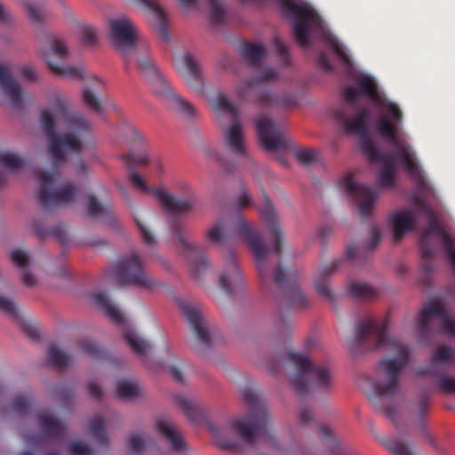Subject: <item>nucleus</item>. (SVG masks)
<instances>
[{"instance_id": "nucleus-53", "label": "nucleus", "mask_w": 455, "mask_h": 455, "mask_svg": "<svg viewBox=\"0 0 455 455\" xmlns=\"http://www.w3.org/2000/svg\"><path fill=\"white\" fill-rule=\"evenodd\" d=\"M327 41L332 50L335 52V53L339 56V58L344 62V63H349L350 59L349 56L347 54L343 45L340 44V42L334 36H327Z\"/></svg>"}, {"instance_id": "nucleus-6", "label": "nucleus", "mask_w": 455, "mask_h": 455, "mask_svg": "<svg viewBox=\"0 0 455 455\" xmlns=\"http://www.w3.org/2000/svg\"><path fill=\"white\" fill-rule=\"evenodd\" d=\"M241 395L249 406V415L246 418L233 420L231 423L233 430L248 444H253L258 438H263L273 444L269 415L264 402L250 387L243 388Z\"/></svg>"}, {"instance_id": "nucleus-47", "label": "nucleus", "mask_w": 455, "mask_h": 455, "mask_svg": "<svg viewBox=\"0 0 455 455\" xmlns=\"http://www.w3.org/2000/svg\"><path fill=\"white\" fill-rule=\"evenodd\" d=\"M138 68L148 80L161 73L155 62L148 57L140 58L138 60Z\"/></svg>"}, {"instance_id": "nucleus-45", "label": "nucleus", "mask_w": 455, "mask_h": 455, "mask_svg": "<svg viewBox=\"0 0 455 455\" xmlns=\"http://www.w3.org/2000/svg\"><path fill=\"white\" fill-rule=\"evenodd\" d=\"M24 158L19 156L18 154H14L12 152L0 153V165L8 170L18 171L21 169L24 166Z\"/></svg>"}, {"instance_id": "nucleus-15", "label": "nucleus", "mask_w": 455, "mask_h": 455, "mask_svg": "<svg viewBox=\"0 0 455 455\" xmlns=\"http://www.w3.org/2000/svg\"><path fill=\"white\" fill-rule=\"evenodd\" d=\"M169 227L172 235L177 238L184 257L188 259L192 275L199 279L200 276L211 267L210 261L202 250L188 243L186 239L187 231L182 220L172 216L169 220Z\"/></svg>"}, {"instance_id": "nucleus-30", "label": "nucleus", "mask_w": 455, "mask_h": 455, "mask_svg": "<svg viewBox=\"0 0 455 455\" xmlns=\"http://www.w3.org/2000/svg\"><path fill=\"white\" fill-rule=\"evenodd\" d=\"M438 364L453 365L455 364V351L449 346H439L433 355L431 364L424 370H419V374H435Z\"/></svg>"}, {"instance_id": "nucleus-13", "label": "nucleus", "mask_w": 455, "mask_h": 455, "mask_svg": "<svg viewBox=\"0 0 455 455\" xmlns=\"http://www.w3.org/2000/svg\"><path fill=\"white\" fill-rule=\"evenodd\" d=\"M115 280L119 285H132L144 290H152L158 283L149 275L140 257L132 253L121 258L112 267Z\"/></svg>"}, {"instance_id": "nucleus-2", "label": "nucleus", "mask_w": 455, "mask_h": 455, "mask_svg": "<svg viewBox=\"0 0 455 455\" xmlns=\"http://www.w3.org/2000/svg\"><path fill=\"white\" fill-rule=\"evenodd\" d=\"M43 130L49 138L48 151L53 161V169L38 175V200L45 211L72 203L77 188L72 182H65L60 188L56 184L60 179V164L66 162V154H80L83 141L91 134V124L78 112H71L65 98L56 97L50 109L41 114Z\"/></svg>"}, {"instance_id": "nucleus-29", "label": "nucleus", "mask_w": 455, "mask_h": 455, "mask_svg": "<svg viewBox=\"0 0 455 455\" xmlns=\"http://www.w3.org/2000/svg\"><path fill=\"white\" fill-rule=\"evenodd\" d=\"M395 242L400 241L403 235L412 230L415 226V220L412 214L409 212H396L390 218Z\"/></svg>"}, {"instance_id": "nucleus-32", "label": "nucleus", "mask_w": 455, "mask_h": 455, "mask_svg": "<svg viewBox=\"0 0 455 455\" xmlns=\"http://www.w3.org/2000/svg\"><path fill=\"white\" fill-rule=\"evenodd\" d=\"M174 401L190 421L199 422L204 419L202 408L194 400L183 395H177Z\"/></svg>"}, {"instance_id": "nucleus-23", "label": "nucleus", "mask_w": 455, "mask_h": 455, "mask_svg": "<svg viewBox=\"0 0 455 455\" xmlns=\"http://www.w3.org/2000/svg\"><path fill=\"white\" fill-rule=\"evenodd\" d=\"M181 308L191 330L197 337L198 345L196 349L201 353L200 346L210 347L211 345V338L204 315L197 307L188 303H182Z\"/></svg>"}, {"instance_id": "nucleus-11", "label": "nucleus", "mask_w": 455, "mask_h": 455, "mask_svg": "<svg viewBox=\"0 0 455 455\" xmlns=\"http://www.w3.org/2000/svg\"><path fill=\"white\" fill-rule=\"evenodd\" d=\"M212 108L221 114L230 117V124L223 132L224 143L227 148L236 156H247L243 126L239 120L238 109L222 92H218L211 98Z\"/></svg>"}, {"instance_id": "nucleus-3", "label": "nucleus", "mask_w": 455, "mask_h": 455, "mask_svg": "<svg viewBox=\"0 0 455 455\" xmlns=\"http://www.w3.org/2000/svg\"><path fill=\"white\" fill-rule=\"evenodd\" d=\"M359 95L366 96L378 108L382 109L376 124L379 136L394 144L399 150V156L412 175H417L416 165L412 163L410 147L400 140L403 125V112L395 102L384 100L379 93L375 81L367 76H360L354 86L347 85L343 89L345 104L334 113V118L344 133L348 135H365L368 133L367 121L369 111L357 105Z\"/></svg>"}, {"instance_id": "nucleus-37", "label": "nucleus", "mask_w": 455, "mask_h": 455, "mask_svg": "<svg viewBox=\"0 0 455 455\" xmlns=\"http://www.w3.org/2000/svg\"><path fill=\"white\" fill-rule=\"evenodd\" d=\"M46 360L49 365L58 369H63L70 364L72 358L67 352L52 345L48 349Z\"/></svg>"}, {"instance_id": "nucleus-10", "label": "nucleus", "mask_w": 455, "mask_h": 455, "mask_svg": "<svg viewBox=\"0 0 455 455\" xmlns=\"http://www.w3.org/2000/svg\"><path fill=\"white\" fill-rule=\"evenodd\" d=\"M41 56L56 76L82 80L95 85L102 84L100 77L87 73L83 66H63L55 62V60H64L68 56L67 44L60 37L55 36H49L47 45L41 51Z\"/></svg>"}, {"instance_id": "nucleus-55", "label": "nucleus", "mask_w": 455, "mask_h": 455, "mask_svg": "<svg viewBox=\"0 0 455 455\" xmlns=\"http://www.w3.org/2000/svg\"><path fill=\"white\" fill-rule=\"evenodd\" d=\"M429 410L428 398L422 396L413 407V414L418 418L419 421H422Z\"/></svg>"}, {"instance_id": "nucleus-31", "label": "nucleus", "mask_w": 455, "mask_h": 455, "mask_svg": "<svg viewBox=\"0 0 455 455\" xmlns=\"http://www.w3.org/2000/svg\"><path fill=\"white\" fill-rule=\"evenodd\" d=\"M240 52L245 61L251 67L259 66L267 54L266 49L262 44L250 42L242 44Z\"/></svg>"}, {"instance_id": "nucleus-36", "label": "nucleus", "mask_w": 455, "mask_h": 455, "mask_svg": "<svg viewBox=\"0 0 455 455\" xmlns=\"http://www.w3.org/2000/svg\"><path fill=\"white\" fill-rule=\"evenodd\" d=\"M258 101L259 105L264 108L277 106L287 107L294 104V100L292 98L278 97L266 90H260L258 92Z\"/></svg>"}, {"instance_id": "nucleus-59", "label": "nucleus", "mask_w": 455, "mask_h": 455, "mask_svg": "<svg viewBox=\"0 0 455 455\" xmlns=\"http://www.w3.org/2000/svg\"><path fill=\"white\" fill-rule=\"evenodd\" d=\"M136 224L140 231L143 242L148 246H154L156 242L148 227L139 219H136Z\"/></svg>"}, {"instance_id": "nucleus-18", "label": "nucleus", "mask_w": 455, "mask_h": 455, "mask_svg": "<svg viewBox=\"0 0 455 455\" xmlns=\"http://www.w3.org/2000/svg\"><path fill=\"white\" fill-rule=\"evenodd\" d=\"M153 92L161 97L167 107L183 117H192L196 114L195 108L175 92L168 81L160 73L150 80Z\"/></svg>"}, {"instance_id": "nucleus-64", "label": "nucleus", "mask_w": 455, "mask_h": 455, "mask_svg": "<svg viewBox=\"0 0 455 455\" xmlns=\"http://www.w3.org/2000/svg\"><path fill=\"white\" fill-rule=\"evenodd\" d=\"M298 419L301 425L306 426L313 421L314 415L309 408L303 405L299 410Z\"/></svg>"}, {"instance_id": "nucleus-22", "label": "nucleus", "mask_w": 455, "mask_h": 455, "mask_svg": "<svg viewBox=\"0 0 455 455\" xmlns=\"http://www.w3.org/2000/svg\"><path fill=\"white\" fill-rule=\"evenodd\" d=\"M259 140L265 149L275 151L287 147L283 128L266 116L256 119Z\"/></svg>"}, {"instance_id": "nucleus-61", "label": "nucleus", "mask_w": 455, "mask_h": 455, "mask_svg": "<svg viewBox=\"0 0 455 455\" xmlns=\"http://www.w3.org/2000/svg\"><path fill=\"white\" fill-rule=\"evenodd\" d=\"M129 443L133 451L140 452L143 451L146 440L140 434H132L129 438Z\"/></svg>"}, {"instance_id": "nucleus-39", "label": "nucleus", "mask_w": 455, "mask_h": 455, "mask_svg": "<svg viewBox=\"0 0 455 455\" xmlns=\"http://www.w3.org/2000/svg\"><path fill=\"white\" fill-rule=\"evenodd\" d=\"M277 77H278V73L275 69L267 68L262 72L259 81L253 79V80L248 81L245 84H243L242 87H240L237 92L238 96L241 99L245 100L248 97V91L253 90L259 83L274 81V80L277 79Z\"/></svg>"}, {"instance_id": "nucleus-7", "label": "nucleus", "mask_w": 455, "mask_h": 455, "mask_svg": "<svg viewBox=\"0 0 455 455\" xmlns=\"http://www.w3.org/2000/svg\"><path fill=\"white\" fill-rule=\"evenodd\" d=\"M417 205L419 210L426 215L428 220V227L421 232L419 238V246L421 249V268L423 272L427 275L433 271L431 261L435 257V251L432 246L431 234H435L441 237V242L446 252L447 259L455 273L454 238L442 229L434 211L426 203L421 200H418Z\"/></svg>"}, {"instance_id": "nucleus-25", "label": "nucleus", "mask_w": 455, "mask_h": 455, "mask_svg": "<svg viewBox=\"0 0 455 455\" xmlns=\"http://www.w3.org/2000/svg\"><path fill=\"white\" fill-rule=\"evenodd\" d=\"M180 76L185 82L196 90H203L202 68L197 59L189 52L180 57Z\"/></svg>"}, {"instance_id": "nucleus-52", "label": "nucleus", "mask_w": 455, "mask_h": 455, "mask_svg": "<svg viewBox=\"0 0 455 455\" xmlns=\"http://www.w3.org/2000/svg\"><path fill=\"white\" fill-rule=\"evenodd\" d=\"M296 158L304 165H310L316 160V153L310 148H299L295 152Z\"/></svg>"}, {"instance_id": "nucleus-33", "label": "nucleus", "mask_w": 455, "mask_h": 455, "mask_svg": "<svg viewBox=\"0 0 455 455\" xmlns=\"http://www.w3.org/2000/svg\"><path fill=\"white\" fill-rule=\"evenodd\" d=\"M85 208L87 216L92 220L107 219L113 214L112 206L108 204L100 203L93 195L87 196Z\"/></svg>"}, {"instance_id": "nucleus-28", "label": "nucleus", "mask_w": 455, "mask_h": 455, "mask_svg": "<svg viewBox=\"0 0 455 455\" xmlns=\"http://www.w3.org/2000/svg\"><path fill=\"white\" fill-rule=\"evenodd\" d=\"M340 260H334L330 265L321 267L315 275L314 286L316 291L323 298L331 300L332 292L329 287V276L339 267Z\"/></svg>"}, {"instance_id": "nucleus-8", "label": "nucleus", "mask_w": 455, "mask_h": 455, "mask_svg": "<svg viewBox=\"0 0 455 455\" xmlns=\"http://www.w3.org/2000/svg\"><path fill=\"white\" fill-rule=\"evenodd\" d=\"M359 137H360V141H359L360 148H361L362 152L363 153V155L369 159V161L371 163H381L382 164L380 171L379 172V176H378V180H379L380 188H392L395 185V174L396 172V167H395V160H398L403 164V166L406 170L407 173L413 180H415L419 182L423 180V176H422L420 168L418 164V162L416 159V155L413 152V150L409 143L404 141L410 147V150L412 154V163L416 165V168L418 171L417 175H412L410 172V171L407 169V167L405 166V164H403V162L402 161V159L399 156L398 148L394 144H392L390 141H389V143L395 148V149H396L395 152L383 154L379 149V148L374 144V142L370 139V137L368 136V133L365 135H360Z\"/></svg>"}, {"instance_id": "nucleus-48", "label": "nucleus", "mask_w": 455, "mask_h": 455, "mask_svg": "<svg viewBox=\"0 0 455 455\" xmlns=\"http://www.w3.org/2000/svg\"><path fill=\"white\" fill-rule=\"evenodd\" d=\"M209 428H210V431L212 432V434L213 435L217 444L220 448L226 449V450H234L236 448V446H237L236 442L234 440H229V439L225 438L223 436V432L221 429H220L217 427L212 426V425L209 426Z\"/></svg>"}, {"instance_id": "nucleus-35", "label": "nucleus", "mask_w": 455, "mask_h": 455, "mask_svg": "<svg viewBox=\"0 0 455 455\" xmlns=\"http://www.w3.org/2000/svg\"><path fill=\"white\" fill-rule=\"evenodd\" d=\"M348 294L359 299H371L379 295V291L372 285L360 281H351L347 285Z\"/></svg>"}, {"instance_id": "nucleus-42", "label": "nucleus", "mask_w": 455, "mask_h": 455, "mask_svg": "<svg viewBox=\"0 0 455 455\" xmlns=\"http://www.w3.org/2000/svg\"><path fill=\"white\" fill-rule=\"evenodd\" d=\"M33 402L31 392H24L16 395L12 402V410L19 415L28 412Z\"/></svg>"}, {"instance_id": "nucleus-14", "label": "nucleus", "mask_w": 455, "mask_h": 455, "mask_svg": "<svg viewBox=\"0 0 455 455\" xmlns=\"http://www.w3.org/2000/svg\"><path fill=\"white\" fill-rule=\"evenodd\" d=\"M429 331H444L455 337V319L450 316L445 305L440 300H434L426 305L419 317L418 333L427 336Z\"/></svg>"}, {"instance_id": "nucleus-50", "label": "nucleus", "mask_w": 455, "mask_h": 455, "mask_svg": "<svg viewBox=\"0 0 455 455\" xmlns=\"http://www.w3.org/2000/svg\"><path fill=\"white\" fill-rule=\"evenodd\" d=\"M81 40L87 46H93L98 43V31L91 25H83L80 32Z\"/></svg>"}, {"instance_id": "nucleus-34", "label": "nucleus", "mask_w": 455, "mask_h": 455, "mask_svg": "<svg viewBox=\"0 0 455 455\" xmlns=\"http://www.w3.org/2000/svg\"><path fill=\"white\" fill-rule=\"evenodd\" d=\"M210 6V19L211 22L219 25L223 22L225 19V9L220 0H207ZM178 2L185 9L198 8L197 0H178Z\"/></svg>"}, {"instance_id": "nucleus-41", "label": "nucleus", "mask_w": 455, "mask_h": 455, "mask_svg": "<svg viewBox=\"0 0 455 455\" xmlns=\"http://www.w3.org/2000/svg\"><path fill=\"white\" fill-rule=\"evenodd\" d=\"M82 100L84 104L94 113L99 115L105 113L101 100L90 87L85 86L83 89Z\"/></svg>"}, {"instance_id": "nucleus-27", "label": "nucleus", "mask_w": 455, "mask_h": 455, "mask_svg": "<svg viewBox=\"0 0 455 455\" xmlns=\"http://www.w3.org/2000/svg\"><path fill=\"white\" fill-rule=\"evenodd\" d=\"M157 429L167 440L172 451L181 452L186 450V443L183 441L182 435L179 427L173 422L167 419H161L157 422Z\"/></svg>"}, {"instance_id": "nucleus-51", "label": "nucleus", "mask_w": 455, "mask_h": 455, "mask_svg": "<svg viewBox=\"0 0 455 455\" xmlns=\"http://www.w3.org/2000/svg\"><path fill=\"white\" fill-rule=\"evenodd\" d=\"M124 159L131 165H147L149 162L148 154L145 151L139 153H129L124 156Z\"/></svg>"}, {"instance_id": "nucleus-56", "label": "nucleus", "mask_w": 455, "mask_h": 455, "mask_svg": "<svg viewBox=\"0 0 455 455\" xmlns=\"http://www.w3.org/2000/svg\"><path fill=\"white\" fill-rule=\"evenodd\" d=\"M253 205L252 198L246 188L242 187L241 192L235 202V207L237 210H242L246 207Z\"/></svg>"}, {"instance_id": "nucleus-60", "label": "nucleus", "mask_w": 455, "mask_h": 455, "mask_svg": "<svg viewBox=\"0 0 455 455\" xmlns=\"http://www.w3.org/2000/svg\"><path fill=\"white\" fill-rule=\"evenodd\" d=\"M175 188L181 193L185 194L187 197L185 199H193L194 206L196 204V198L194 196V190L192 187L184 180H177L174 183ZM195 207H193L194 209Z\"/></svg>"}, {"instance_id": "nucleus-46", "label": "nucleus", "mask_w": 455, "mask_h": 455, "mask_svg": "<svg viewBox=\"0 0 455 455\" xmlns=\"http://www.w3.org/2000/svg\"><path fill=\"white\" fill-rule=\"evenodd\" d=\"M82 351L88 356L94 359H106L108 353L103 349L102 347L91 340H83L80 343Z\"/></svg>"}, {"instance_id": "nucleus-43", "label": "nucleus", "mask_w": 455, "mask_h": 455, "mask_svg": "<svg viewBox=\"0 0 455 455\" xmlns=\"http://www.w3.org/2000/svg\"><path fill=\"white\" fill-rule=\"evenodd\" d=\"M384 444L395 455H414L410 444L401 437L390 438L385 441Z\"/></svg>"}, {"instance_id": "nucleus-16", "label": "nucleus", "mask_w": 455, "mask_h": 455, "mask_svg": "<svg viewBox=\"0 0 455 455\" xmlns=\"http://www.w3.org/2000/svg\"><path fill=\"white\" fill-rule=\"evenodd\" d=\"M129 180L137 190L154 196L162 207L172 215L186 213L193 210V199H179L164 187L149 188L143 178L135 171L130 172Z\"/></svg>"}, {"instance_id": "nucleus-20", "label": "nucleus", "mask_w": 455, "mask_h": 455, "mask_svg": "<svg viewBox=\"0 0 455 455\" xmlns=\"http://www.w3.org/2000/svg\"><path fill=\"white\" fill-rule=\"evenodd\" d=\"M38 426L42 435H28L25 436L28 445L36 447L44 443V439H60L66 431V426L63 421L57 419L54 415L46 411L37 413Z\"/></svg>"}, {"instance_id": "nucleus-63", "label": "nucleus", "mask_w": 455, "mask_h": 455, "mask_svg": "<svg viewBox=\"0 0 455 455\" xmlns=\"http://www.w3.org/2000/svg\"><path fill=\"white\" fill-rule=\"evenodd\" d=\"M438 387L444 393H455V378H440L438 380Z\"/></svg>"}, {"instance_id": "nucleus-58", "label": "nucleus", "mask_w": 455, "mask_h": 455, "mask_svg": "<svg viewBox=\"0 0 455 455\" xmlns=\"http://www.w3.org/2000/svg\"><path fill=\"white\" fill-rule=\"evenodd\" d=\"M274 45L282 63L285 66L290 64V53L286 44L279 38H275Z\"/></svg>"}, {"instance_id": "nucleus-1", "label": "nucleus", "mask_w": 455, "mask_h": 455, "mask_svg": "<svg viewBox=\"0 0 455 455\" xmlns=\"http://www.w3.org/2000/svg\"><path fill=\"white\" fill-rule=\"evenodd\" d=\"M263 196L265 205L259 209V212L275 237L272 251L265 244L262 236L241 216L232 220H218L206 231L205 236L211 243L218 245L229 243L235 235L242 238L253 253L262 285L267 289V285L273 280L282 292V299L289 307L306 308L309 306V299L299 286L296 272L286 271L278 266L272 275L271 256L274 253L277 258L281 257L283 235L272 204L266 194Z\"/></svg>"}, {"instance_id": "nucleus-38", "label": "nucleus", "mask_w": 455, "mask_h": 455, "mask_svg": "<svg viewBox=\"0 0 455 455\" xmlns=\"http://www.w3.org/2000/svg\"><path fill=\"white\" fill-rule=\"evenodd\" d=\"M89 431L92 437L100 445L107 446L108 438L105 429V421L101 416H95L91 419Z\"/></svg>"}, {"instance_id": "nucleus-49", "label": "nucleus", "mask_w": 455, "mask_h": 455, "mask_svg": "<svg viewBox=\"0 0 455 455\" xmlns=\"http://www.w3.org/2000/svg\"><path fill=\"white\" fill-rule=\"evenodd\" d=\"M34 231L39 238H44L48 235H53L61 243L67 242V235L60 228H55L52 230L42 228L38 224H35Z\"/></svg>"}, {"instance_id": "nucleus-40", "label": "nucleus", "mask_w": 455, "mask_h": 455, "mask_svg": "<svg viewBox=\"0 0 455 455\" xmlns=\"http://www.w3.org/2000/svg\"><path fill=\"white\" fill-rule=\"evenodd\" d=\"M116 394L123 400L132 399L140 395V387L135 381L121 379L116 383Z\"/></svg>"}, {"instance_id": "nucleus-54", "label": "nucleus", "mask_w": 455, "mask_h": 455, "mask_svg": "<svg viewBox=\"0 0 455 455\" xmlns=\"http://www.w3.org/2000/svg\"><path fill=\"white\" fill-rule=\"evenodd\" d=\"M12 262L19 267L25 268L29 264V256L26 251L14 249L11 251Z\"/></svg>"}, {"instance_id": "nucleus-21", "label": "nucleus", "mask_w": 455, "mask_h": 455, "mask_svg": "<svg viewBox=\"0 0 455 455\" xmlns=\"http://www.w3.org/2000/svg\"><path fill=\"white\" fill-rule=\"evenodd\" d=\"M219 280L220 287L229 294L241 290L244 285V276L233 250L228 249L224 252V268Z\"/></svg>"}, {"instance_id": "nucleus-9", "label": "nucleus", "mask_w": 455, "mask_h": 455, "mask_svg": "<svg viewBox=\"0 0 455 455\" xmlns=\"http://www.w3.org/2000/svg\"><path fill=\"white\" fill-rule=\"evenodd\" d=\"M284 14L293 21L294 37L298 44L307 48L310 44V33L323 29L322 20L318 13L305 3L293 0H278Z\"/></svg>"}, {"instance_id": "nucleus-57", "label": "nucleus", "mask_w": 455, "mask_h": 455, "mask_svg": "<svg viewBox=\"0 0 455 455\" xmlns=\"http://www.w3.org/2000/svg\"><path fill=\"white\" fill-rule=\"evenodd\" d=\"M70 455H93L92 450L84 443L80 441L72 442L68 446Z\"/></svg>"}, {"instance_id": "nucleus-26", "label": "nucleus", "mask_w": 455, "mask_h": 455, "mask_svg": "<svg viewBox=\"0 0 455 455\" xmlns=\"http://www.w3.org/2000/svg\"><path fill=\"white\" fill-rule=\"evenodd\" d=\"M0 86L9 99L12 108H20L23 105V96L20 84L12 76L9 69L0 64Z\"/></svg>"}, {"instance_id": "nucleus-19", "label": "nucleus", "mask_w": 455, "mask_h": 455, "mask_svg": "<svg viewBox=\"0 0 455 455\" xmlns=\"http://www.w3.org/2000/svg\"><path fill=\"white\" fill-rule=\"evenodd\" d=\"M340 185L347 196L356 203L360 217L363 219L370 217L373 210L374 202L379 196L378 190L356 183L350 176L344 178Z\"/></svg>"}, {"instance_id": "nucleus-17", "label": "nucleus", "mask_w": 455, "mask_h": 455, "mask_svg": "<svg viewBox=\"0 0 455 455\" xmlns=\"http://www.w3.org/2000/svg\"><path fill=\"white\" fill-rule=\"evenodd\" d=\"M110 38L124 58L135 50L138 38L137 28L125 15L108 21Z\"/></svg>"}, {"instance_id": "nucleus-24", "label": "nucleus", "mask_w": 455, "mask_h": 455, "mask_svg": "<svg viewBox=\"0 0 455 455\" xmlns=\"http://www.w3.org/2000/svg\"><path fill=\"white\" fill-rule=\"evenodd\" d=\"M134 2L140 8L148 11V20L151 27L159 33L164 41H168L170 37L167 28V18L157 0H134Z\"/></svg>"}, {"instance_id": "nucleus-4", "label": "nucleus", "mask_w": 455, "mask_h": 455, "mask_svg": "<svg viewBox=\"0 0 455 455\" xmlns=\"http://www.w3.org/2000/svg\"><path fill=\"white\" fill-rule=\"evenodd\" d=\"M389 321L386 317L381 322L372 316L366 317L355 329L351 347L363 346L367 349L387 347L395 352L392 358H385L379 362V366L386 378L384 383L373 381L371 383V394L369 399L372 406L382 411L388 419L395 422L397 417L396 409L385 403L386 396H393L398 391V381L402 371L410 361V350L407 346L396 339H391L387 334Z\"/></svg>"}, {"instance_id": "nucleus-62", "label": "nucleus", "mask_w": 455, "mask_h": 455, "mask_svg": "<svg viewBox=\"0 0 455 455\" xmlns=\"http://www.w3.org/2000/svg\"><path fill=\"white\" fill-rule=\"evenodd\" d=\"M56 396L64 403H68L73 396V391L70 387L61 384L55 388Z\"/></svg>"}, {"instance_id": "nucleus-5", "label": "nucleus", "mask_w": 455, "mask_h": 455, "mask_svg": "<svg viewBox=\"0 0 455 455\" xmlns=\"http://www.w3.org/2000/svg\"><path fill=\"white\" fill-rule=\"evenodd\" d=\"M289 362L294 367L291 384L295 393L305 396L310 392H328L333 387V373L328 363H315L303 353L289 351Z\"/></svg>"}, {"instance_id": "nucleus-12", "label": "nucleus", "mask_w": 455, "mask_h": 455, "mask_svg": "<svg viewBox=\"0 0 455 455\" xmlns=\"http://www.w3.org/2000/svg\"><path fill=\"white\" fill-rule=\"evenodd\" d=\"M92 300L114 323L123 329L124 339L132 351L140 358L145 357L151 348L150 344L130 326L123 313L108 295L101 291L94 292L92 294Z\"/></svg>"}, {"instance_id": "nucleus-44", "label": "nucleus", "mask_w": 455, "mask_h": 455, "mask_svg": "<svg viewBox=\"0 0 455 455\" xmlns=\"http://www.w3.org/2000/svg\"><path fill=\"white\" fill-rule=\"evenodd\" d=\"M26 12L29 20L33 23H44L47 15L44 7L41 4L33 2L24 3Z\"/></svg>"}]
</instances>
